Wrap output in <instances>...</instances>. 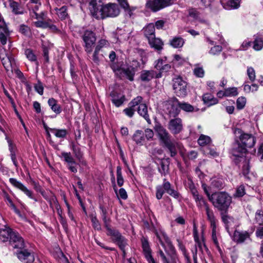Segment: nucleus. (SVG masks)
<instances>
[{"instance_id": "f257e3e1", "label": "nucleus", "mask_w": 263, "mask_h": 263, "mask_svg": "<svg viewBox=\"0 0 263 263\" xmlns=\"http://www.w3.org/2000/svg\"><path fill=\"white\" fill-rule=\"evenodd\" d=\"M155 130L159 138L160 141L166 147L172 157L175 156L177 153L176 146L177 143L172 137L167 130L160 124L156 125Z\"/></svg>"}, {"instance_id": "a18cd8bd", "label": "nucleus", "mask_w": 263, "mask_h": 263, "mask_svg": "<svg viewBox=\"0 0 263 263\" xmlns=\"http://www.w3.org/2000/svg\"><path fill=\"white\" fill-rule=\"evenodd\" d=\"M2 62L5 68L8 70V68L11 66L13 62V59L11 57L7 55L5 58H3L2 59Z\"/></svg>"}, {"instance_id": "37998d69", "label": "nucleus", "mask_w": 263, "mask_h": 263, "mask_svg": "<svg viewBox=\"0 0 263 263\" xmlns=\"http://www.w3.org/2000/svg\"><path fill=\"white\" fill-rule=\"evenodd\" d=\"M211 142V138L210 137L208 136H205L204 135H201L199 137L198 142V144L201 146H204L205 145L208 144Z\"/></svg>"}, {"instance_id": "f03ea898", "label": "nucleus", "mask_w": 263, "mask_h": 263, "mask_svg": "<svg viewBox=\"0 0 263 263\" xmlns=\"http://www.w3.org/2000/svg\"><path fill=\"white\" fill-rule=\"evenodd\" d=\"M209 200L218 210L226 212L232 202V198L225 192H219L213 193Z\"/></svg>"}, {"instance_id": "bf43d9fd", "label": "nucleus", "mask_w": 263, "mask_h": 263, "mask_svg": "<svg viewBox=\"0 0 263 263\" xmlns=\"http://www.w3.org/2000/svg\"><path fill=\"white\" fill-rule=\"evenodd\" d=\"M163 185H158L156 187V196L157 199L160 200L162 198L163 195L165 192Z\"/></svg>"}, {"instance_id": "1a4fd4ad", "label": "nucleus", "mask_w": 263, "mask_h": 263, "mask_svg": "<svg viewBox=\"0 0 263 263\" xmlns=\"http://www.w3.org/2000/svg\"><path fill=\"white\" fill-rule=\"evenodd\" d=\"M143 252L145 258L148 263H157L152 255V250L148 240L146 238L142 237L141 239Z\"/></svg>"}, {"instance_id": "6ab92c4d", "label": "nucleus", "mask_w": 263, "mask_h": 263, "mask_svg": "<svg viewBox=\"0 0 263 263\" xmlns=\"http://www.w3.org/2000/svg\"><path fill=\"white\" fill-rule=\"evenodd\" d=\"M13 232L14 231L7 227H5V228L3 229H0V241L6 242L8 240H10L11 233Z\"/></svg>"}, {"instance_id": "3c124183", "label": "nucleus", "mask_w": 263, "mask_h": 263, "mask_svg": "<svg viewBox=\"0 0 263 263\" xmlns=\"http://www.w3.org/2000/svg\"><path fill=\"white\" fill-rule=\"evenodd\" d=\"M263 47V41L261 38H256L254 41L253 48L257 51L260 50Z\"/></svg>"}, {"instance_id": "c9c22d12", "label": "nucleus", "mask_w": 263, "mask_h": 263, "mask_svg": "<svg viewBox=\"0 0 263 263\" xmlns=\"http://www.w3.org/2000/svg\"><path fill=\"white\" fill-rule=\"evenodd\" d=\"M240 0H229L226 2L224 7L227 9H237L239 7Z\"/></svg>"}, {"instance_id": "e2e57ef3", "label": "nucleus", "mask_w": 263, "mask_h": 263, "mask_svg": "<svg viewBox=\"0 0 263 263\" xmlns=\"http://www.w3.org/2000/svg\"><path fill=\"white\" fill-rule=\"evenodd\" d=\"M246 194L245 186L243 185H240L237 189L235 194V196L237 197H242Z\"/></svg>"}, {"instance_id": "f8f14e48", "label": "nucleus", "mask_w": 263, "mask_h": 263, "mask_svg": "<svg viewBox=\"0 0 263 263\" xmlns=\"http://www.w3.org/2000/svg\"><path fill=\"white\" fill-rule=\"evenodd\" d=\"M120 13L118 5L114 3H109L104 5V18L106 17H116Z\"/></svg>"}, {"instance_id": "4c0bfd02", "label": "nucleus", "mask_w": 263, "mask_h": 263, "mask_svg": "<svg viewBox=\"0 0 263 263\" xmlns=\"http://www.w3.org/2000/svg\"><path fill=\"white\" fill-rule=\"evenodd\" d=\"M197 206L199 208H206V206H208L209 204L204 199L202 195H199L195 198H194Z\"/></svg>"}, {"instance_id": "393cba45", "label": "nucleus", "mask_w": 263, "mask_h": 263, "mask_svg": "<svg viewBox=\"0 0 263 263\" xmlns=\"http://www.w3.org/2000/svg\"><path fill=\"white\" fill-rule=\"evenodd\" d=\"M111 97V102L116 107H119L125 101V97L124 96H119L115 92H112L110 93Z\"/></svg>"}, {"instance_id": "473e14b6", "label": "nucleus", "mask_w": 263, "mask_h": 263, "mask_svg": "<svg viewBox=\"0 0 263 263\" xmlns=\"http://www.w3.org/2000/svg\"><path fill=\"white\" fill-rule=\"evenodd\" d=\"M50 131L59 138H65L68 134V131L66 129L50 128Z\"/></svg>"}, {"instance_id": "72a5a7b5", "label": "nucleus", "mask_w": 263, "mask_h": 263, "mask_svg": "<svg viewBox=\"0 0 263 263\" xmlns=\"http://www.w3.org/2000/svg\"><path fill=\"white\" fill-rule=\"evenodd\" d=\"M157 236L158 238L159 239V241L162 246L165 247V244H166L167 246L170 247L171 249L173 248L172 242L170 238L165 234L163 233L162 236L161 237L157 233Z\"/></svg>"}, {"instance_id": "052dcab7", "label": "nucleus", "mask_w": 263, "mask_h": 263, "mask_svg": "<svg viewBox=\"0 0 263 263\" xmlns=\"http://www.w3.org/2000/svg\"><path fill=\"white\" fill-rule=\"evenodd\" d=\"M226 96H236L238 95L237 89L236 87L229 88L225 90Z\"/></svg>"}, {"instance_id": "6e6552de", "label": "nucleus", "mask_w": 263, "mask_h": 263, "mask_svg": "<svg viewBox=\"0 0 263 263\" xmlns=\"http://www.w3.org/2000/svg\"><path fill=\"white\" fill-rule=\"evenodd\" d=\"M167 127L172 134H178L183 130L182 121L180 118H173L169 121Z\"/></svg>"}, {"instance_id": "603ef678", "label": "nucleus", "mask_w": 263, "mask_h": 263, "mask_svg": "<svg viewBox=\"0 0 263 263\" xmlns=\"http://www.w3.org/2000/svg\"><path fill=\"white\" fill-rule=\"evenodd\" d=\"M109 45V43L107 40L101 39L98 42V44L96 46L95 49L100 51L102 48L107 47Z\"/></svg>"}, {"instance_id": "4d7b16f0", "label": "nucleus", "mask_w": 263, "mask_h": 263, "mask_svg": "<svg viewBox=\"0 0 263 263\" xmlns=\"http://www.w3.org/2000/svg\"><path fill=\"white\" fill-rule=\"evenodd\" d=\"M246 103V99L245 97H239L236 101L237 108L238 109H242L244 108Z\"/></svg>"}, {"instance_id": "aec40b11", "label": "nucleus", "mask_w": 263, "mask_h": 263, "mask_svg": "<svg viewBox=\"0 0 263 263\" xmlns=\"http://www.w3.org/2000/svg\"><path fill=\"white\" fill-rule=\"evenodd\" d=\"M148 43L152 48H154L155 50L160 51L162 49L163 43L159 38L154 37L149 38Z\"/></svg>"}, {"instance_id": "2eb2a0df", "label": "nucleus", "mask_w": 263, "mask_h": 263, "mask_svg": "<svg viewBox=\"0 0 263 263\" xmlns=\"http://www.w3.org/2000/svg\"><path fill=\"white\" fill-rule=\"evenodd\" d=\"M239 139L241 144L246 148L252 147L256 142L255 138L251 134H242L240 135Z\"/></svg>"}, {"instance_id": "a878e982", "label": "nucleus", "mask_w": 263, "mask_h": 263, "mask_svg": "<svg viewBox=\"0 0 263 263\" xmlns=\"http://www.w3.org/2000/svg\"><path fill=\"white\" fill-rule=\"evenodd\" d=\"M204 209L206 212L207 219L210 222L211 227H214L216 226V220L214 216L213 211L211 208H210L209 205L206 206V208Z\"/></svg>"}, {"instance_id": "39448f33", "label": "nucleus", "mask_w": 263, "mask_h": 263, "mask_svg": "<svg viewBox=\"0 0 263 263\" xmlns=\"http://www.w3.org/2000/svg\"><path fill=\"white\" fill-rule=\"evenodd\" d=\"M82 38L84 43L85 51L90 53L96 41V33L91 30H86L82 35Z\"/></svg>"}, {"instance_id": "4468645a", "label": "nucleus", "mask_w": 263, "mask_h": 263, "mask_svg": "<svg viewBox=\"0 0 263 263\" xmlns=\"http://www.w3.org/2000/svg\"><path fill=\"white\" fill-rule=\"evenodd\" d=\"M145 6L147 9L155 12L166 7V5L161 0H148Z\"/></svg>"}, {"instance_id": "dca6fc26", "label": "nucleus", "mask_w": 263, "mask_h": 263, "mask_svg": "<svg viewBox=\"0 0 263 263\" xmlns=\"http://www.w3.org/2000/svg\"><path fill=\"white\" fill-rule=\"evenodd\" d=\"M9 182L15 187L20 189L22 191H23L27 196L31 199H34L35 201H36V199L34 198L32 196V192L28 190L23 184H22L21 182L17 181L16 179L13 178H11L9 179Z\"/></svg>"}, {"instance_id": "6e6d98bb", "label": "nucleus", "mask_w": 263, "mask_h": 263, "mask_svg": "<svg viewBox=\"0 0 263 263\" xmlns=\"http://www.w3.org/2000/svg\"><path fill=\"white\" fill-rule=\"evenodd\" d=\"M115 243L118 245L120 250H123L128 245L127 240L123 236Z\"/></svg>"}, {"instance_id": "8fccbe9b", "label": "nucleus", "mask_w": 263, "mask_h": 263, "mask_svg": "<svg viewBox=\"0 0 263 263\" xmlns=\"http://www.w3.org/2000/svg\"><path fill=\"white\" fill-rule=\"evenodd\" d=\"M10 7L12 10L13 13L16 14H22L23 12L21 10V8L19 4L15 2H12L10 3Z\"/></svg>"}, {"instance_id": "cd10ccee", "label": "nucleus", "mask_w": 263, "mask_h": 263, "mask_svg": "<svg viewBox=\"0 0 263 263\" xmlns=\"http://www.w3.org/2000/svg\"><path fill=\"white\" fill-rule=\"evenodd\" d=\"M184 42L185 41L182 37L180 36H175L170 41V44L175 48H179L183 46Z\"/></svg>"}, {"instance_id": "ddd939ff", "label": "nucleus", "mask_w": 263, "mask_h": 263, "mask_svg": "<svg viewBox=\"0 0 263 263\" xmlns=\"http://www.w3.org/2000/svg\"><path fill=\"white\" fill-rule=\"evenodd\" d=\"M161 77V73H157L153 70H144L141 72L140 79L142 82H148L154 78H159Z\"/></svg>"}, {"instance_id": "79ce46f5", "label": "nucleus", "mask_w": 263, "mask_h": 263, "mask_svg": "<svg viewBox=\"0 0 263 263\" xmlns=\"http://www.w3.org/2000/svg\"><path fill=\"white\" fill-rule=\"evenodd\" d=\"M4 198H5V200H6L9 202L10 207L12 210H13L14 212L16 214H17L18 215H21L20 211H19V210H18L16 208V206L14 204V203H13L12 201L11 200V199H10L9 196L8 195V194L7 193H4Z\"/></svg>"}, {"instance_id": "58836bf2", "label": "nucleus", "mask_w": 263, "mask_h": 263, "mask_svg": "<svg viewBox=\"0 0 263 263\" xmlns=\"http://www.w3.org/2000/svg\"><path fill=\"white\" fill-rule=\"evenodd\" d=\"M61 155L62 157L64 158V161L67 162L68 165L76 164V162L70 152L67 153L64 152L62 153Z\"/></svg>"}, {"instance_id": "f704fd0d", "label": "nucleus", "mask_w": 263, "mask_h": 263, "mask_svg": "<svg viewBox=\"0 0 263 263\" xmlns=\"http://www.w3.org/2000/svg\"><path fill=\"white\" fill-rule=\"evenodd\" d=\"M221 216L222 221L225 224L226 228L228 231L229 227L231 225V222H233L234 219L228 215L226 212H221Z\"/></svg>"}, {"instance_id": "c03bdc74", "label": "nucleus", "mask_w": 263, "mask_h": 263, "mask_svg": "<svg viewBox=\"0 0 263 263\" xmlns=\"http://www.w3.org/2000/svg\"><path fill=\"white\" fill-rule=\"evenodd\" d=\"M255 221L259 226L263 224V211L258 210L255 213Z\"/></svg>"}, {"instance_id": "c85d7f7f", "label": "nucleus", "mask_w": 263, "mask_h": 263, "mask_svg": "<svg viewBox=\"0 0 263 263\" xmlns=\"http://www.w3.org/2000/svg\"><path fill=\"white\" fill-rule=\"evenodd\" d=\"M9 35V31L7 26L0 28V42L3 45L7 43V37Z\"/></svg>"}, {"instance_id": "20e7f679", "label": "nucleus", "mask_w": 263, "mask_h": 263, "mask_svg": "<svg viewBox=\"0 0 263 263\" xmlns=\"http://www.w3.org/2000/svg\"><path fill=\"white\" fill-rule=\"evenodd\" d=\"M104 5L100 1L88 0V9L94 18L98 20L104 18Z\"/></svg>"}, {"instance_id": "b1692460", "label": "nucleus", "mask_w": 263, "mask_h": 263, "mask_svg": "<svg viewBox=\"0 0 263 263\" xmlns=\"http://www.w3.org/2000/svg\"><path fill=\"white\" fill-rule=\"evenodd\" d=\"M133 140L139 145H143L145 142L144 132L141 130H137L133 136Z\"/></svg>"}, {"instance_id": "5701e85b", "label": "nucleus", "mask_w": 263, "mask_h": 263, "mask_svg": "<svg viewBox=\"0 0 263 263\" xmlns=\"http://www.w3.org/2000/svg\"><path fill=\"white\" fill-rule=\"evenodd\" d=\"M48 104L51 110L56 114H60L62 112V107L58 103L57 101L54 98H50L48 101Z\"/></svg>"}, {"instance_id": "09e8293b", "label": "nucleus", "mask_w": 263, "mask_h": 263, "mask_svg": "<svg viewBox=\"0 0 263 263\" xmlns=\"http://www.w3.org/2000/svg\"><path fill=\"white\" fill-rule=\"evenodd\" d=\"M159 172L163 175H166L168 173V164H165L163 161L160 162V167L159 168Z\"/></svg>"}, {"instance_id": "13d9d810", "label": "nucleus", "mask_w": 263, "mask_h": 263, "mask_svg": "<svg viewBox=\"0 0 263 263\" xmlns=\"http://www.w3.org/2000/svg\"><path fill=\"white\" fill-rule=\"evenodd\" d=\"M194 74L197 77L202 78L204 75V71L202 67L196 66L193 71Z\"/></svg>"}, {"instance_id": "864d4df0", "label": "nucleus", "mask_w": 263, "mask_h": 263, "mask_svg": "<svg viewBox=\"0 0 263 263\" xmlns=\"http://www.w3.org/2000/svg\"><path fill=\"white\" fill-rule=\"evenodd\" d=\"M143 100V98L141 96H138L136 98H134L129 103L128 105L132 106L135 108L136 106H139L140 104H143L142 103Z\"/></svg>"}, {"instance_id": "2f4dec72", "label": "nucleus", "mask_w": 263, "mask_h": 263, "mask_svg": "<svg viewBox=\"0 0 263 263\" xmlns=\"http://www.w3.org/2000/svg\"><path fill=\"white\" fill-rule=\"evenodd\" d=\"M118 2L121 7L124 9V10L130 16L132 14L133 11L135 10L136 8L134 7H130L127 2V0H118Z\"/></svg>"}, {"instance_id": "5fc2aeb1", "label": "nucleus", "mask_w": 263, "mask_h": 263, "mask_svg": "<svg viewBox=\"0 0 263 263\" xmlns=\"http://www.w3.org/2000/svg\"><path fill=\"white\" fill-rule=\"evenodd\" d=\"M114 191H115V193H116L117 195L118 196H119L121 199H122L123 200H126L127 198V197H128L127 194L124 189L121 188L119 190L118 193L117 190L115 187H114Z\"/></svg>"}, {"instance_id": "f3484780", "label": "nucleus", "mask_w": 263, "mask_h": 263, "mask_svg": "<svg viewBox=\"0 0 263 263\" xmlns=\"http://www.w3.org/2000/svg\"><path fill=\"white\" fill-rule=\"evenodd\" d=\"M250 238V234L247 231H239L235 230L234 235V240L239 243L243 242L247 239Z\"/></svg>"}, {"instance_id": "7ed1b4c3", "label": "nucleus", "mask_w": 263, "mask_h": 263, "mask_svg": "<svg viewBox=\"0 0 263 263\" xmlns=\"http://www.w3.org/2000/svg\"><path fill=\"white\" fill-rule=\"evenodd\" d=\"M179 102L176 98H171L163 103V110L169 116V117H177L180 111L179 109Z\"/></svg>"}, {"instance_id": "0eeeda50", "label": "nucleus", "mask_w": 263, "mask_h": 263, "mask_svg": "<svg viewBox=\"0 0 263 263\" xmlns=\"http://www.w3.org/2000/svg\"><path fill=\"white\" fill-rule=\"evenodd\" d=\"M15 254L17 258L23 263H32L34 261V253L25 248L18 249Z\"/></svg>"}, {"instance_id": "a211bd4d", "label": "nucleus", "mask_w": 263, "mask_h": 263, "mask_svg": "<svg viewBox=\"0 0 263 263\" xmlns=\"http://www.w3.org/2000/svg\"><path fill=\"white\" fill-rule=\"evenodd\" d=\"M162 185L165 192L168 194L170 196L175 198H178L179 197V193L172 187L171 184L168 181H166V179H163V183Z\"/></svg>"}, {"instance_id": "de8ad7c7", "label": "nucleus", "mask_w": 263, "mask_h": 263, "mask_svg": "<svg viewBox=\"0 0 263 263\" xmlns=\"http://www.w3.org/2000/svg\"><path fill=\"white\" fill-rule=\"evenodd\" d=\"M178 105H179V107L180 109L183 110L184 111H187V112H192L194 109V107L187 103L179 102V104Z\"/></svg>"}, {"instance_id": "9d476101", "label": "nucleus", "mask_w": 263, "mask_h": 263, "mask_svg": "<svg viewBox=\"0 0 263 263\" xmlns=\"http://www.w3.org/2000/svg\"><path fill=\"white\" fill-rule=\"evenodd\" d=\"M132 63V66H128L126 68H122L120 72V74H124L130 81L134 80V77L137 70V67L140 66L139 63L136 60H133Z\"/></svg>"}, {"instance_id": "e433bc0d", "label": "nucleus", "mask_w": 263, "mask_h": 263, "mask_svg": "<svg viewBox=\"0 0 263 263\" xmlns=\"http://www.w3.org/2000/svg\"><path fill=\"white\" fill-rule=\"evenodd\" d=\"M56 11V13L58 16L61 19H65L68 15L67 12V7L65 6H62L60 8H55L54 9Z\"/></svg>"}, {"instance_id": "ea45409f", "label": "nucleus", "mask_w": 263, "mask_h": 263, "mask_svg": "<svg viewBox=\"0 0 263 263\" xmlns=\"http://www.w3.org/2000/svg\"><path fill=\"white\" fill-rule=\"evenodd\" d=\"M91 221L93 228L95 230L100 231L101 230V224L97 218L96 214H91L90 215Z\"/></svg>"}, {"instance_id": "69168bd1", "label": "nucleus", "mask_w": 263, "mask_h": 263, "mask_svg": "<svg viewBox=\"0 0 263 263\" xmlns=\"http://www.w3.org/2000/svg\"><path fill=\"white\" fill-rule=\"evenodd\" d=\"M135 111V108L132 106H129L123 110V112L128 117L132 118L133 117Z\"/></svg>"}, {"instance_id": "680f3d73", "label": "nucleus", "mask_w": 263, "mask_h": 263, "mask_svg": "<svg viewBox=\"0 0 263 263\" xmlns=\"http://www.w3.org/2000/svg\"><path fill=\"white\" fill-rule=\"evenodd\" d=\"M250 165H249V160L245 159L243 162V164L242 165V174L244 176H247L250 172Z\"/></svg>"}, {"instance_id": "338daca9", "label": "nucleus", "mask_w": 263, "mask_h": 263, "mask_svg": "<svg viewBox=\"0 0 263 263\" xmlns=\"http://www.w3.org/2000/svg\"><path fill=\"white\" fill-rule=\"evenodd\" d=\"M247 74L251 81L253 82L255 79V72L253 68L250 67L247 69Z\"/></svg>"}, {"instance_id": "412c9836", "label": "nucleus", "mask_w": 263, "mask_h": 263, "mask_svg": "<svg viewBox=\"0 0 263 263\" xmlns=\"http://www.w3.org/2000/svg\"><path fill=\"white\" fill-rule=\"evenodd\" d=\"M137 112L140 116L145 119L147 123H151V119L148 114L147 107L145 103L140 104L138 107Z\"/></svg>"}, {"instance_id": "0e129e2a", "label": "nucleus", "mask_w": 263, "mask_h": 263, "mask_svg": "<svg viewBox=\"0 0 263 263\" xmlns=\"http://www.w3.org/2000/svg\"><path fill=\"white\" fill-rule=\"evenodd\" d=\"M27 58L31 61H35L36 57L30 49H27L25 51Z\"/></svg>"}, {"instance_id": "bb28decb", "label": "nucleus", "mask_w": 263, "mask_h": 263, "mask_svg": "<svg viewBox=\"0 0 263 263\" xmlns=\"http://www.w3.org/2000/svg\"><path fill=\"white\" fill-rule=\"evenodd\" d=\"M247 152V148L241 144H238L232 150L233 155L235 157H241Z\"/></svg>"}, {"instance_id": "a19ab883", "label": "nucleus", "mask_w": 263, "mask_h": 263, "mask_svg": "<svg viewBox=\"0 0 263 263\" xmlns=\"http://www.w3.org/2000/svg\"><path fill=\"white\" fill-rule=\"evenodd\" d=\"M211 186L215 189L220 190L223 186V180L220 179L213 178L212 180Z\"/></svg>"}, {"instance_id": "c756f323", "label": "nucleus", "mask_w": 263, "mask_h": 263, "mask_svg": "<svg viewBox=\"0 0 263 263\" xmlns=\"http://www.w3.org/2000/svg\"><path fill=\"white\" fill-rule=\"evenodd\" d=\"M203 101L208 106L215 105L218 103V100L211 93H205L203 96Z\"/></svg>"}, {"instance_id": "9b49d317", "label": "nucleus", "mask_w": 263, "mask_h": 263, "mask_svg": "<svg viewBox=\"0 0 263 263\" xmlns=\"http://www.w3.org/2000/svg\"><path fill=\"white\" fill-rule=\"evenodd\" d=\"M9 242L13 248L18 249L25 248V243L24 239L20 234L16 231L11 233Z\"/></svg>"}, {"instance_id": "49530a36", "label": "nucleus", "mask_w": 263, "mask_h": 263, "mask_svg": "<svg viewBox=\"0 0 263 263\" xmlns=\"http://www.w3.org/2000/svg\"><path fill=\"white\" fill-rule=\"evenodd\" d=\"M117 180L118 185L119 186H122L124 183V179L122 175L121 168L120 166L117 167Z\"/></svg>"}, {"instance_id": "774afa93", "label": "nucleus", "mask_w": 263, "mask_h": 263, "mask_svg": "<svg viewBox=\"0 0 263 263\" xmlns=\"http://www.w3.org/2000/svg\"><path fill=\"white\" fill-rule=\"evenodd\" d=\"M110 67L116 75H118L119 73L120 74L122 68H121L117 64L114 62H111Z\"/></svg>"}, {"instance_id": "7c9ffc66", "label": "nucleus", "mask_w": 263, "mask_h": 263, "mask_svg": "<svg viewBox=\"0 0 263 263\" xmlns=\"http://www.w3.org/2000/svg\"><path fill=\"white\" fill-rule=\"evenodd\" d=\"M107 231V235L111 237L112 240L115 243L121 239V237L122 236L121 234L117 230L109 228L108 229Z\"/></svg>"}, {"instance_id": "4be33fe9", "label": "nucleus", "mask_w": 263, "mask_h": 263, "mask_svg": "<svg viewBox=\"0 0 263 263\" xmlns=\"http://www.w3.org/2000/svg\"><path fill=\"white\" fill-rule=\"evenodd\" d=\"M143 30L144 34L147 40L155 36V28L154 24L153 23L148 24L143 28Z\"/></svg>"}, {"instance_id": "423d86ee", "label": "nucleus", "mask_w": 263, "mask_h": 263, "mask_svg": "<svg viewBox=\"0 0 263 263\" xmlns=\"http://www.w3.org/2000/svg\"><path fill=\"white\" fill-rule=\"evenodd\" d=\"M174 92L179 97H184L187 95V84L181 78L177 77L173 80Z\"/></svg>"}]
</instances>
